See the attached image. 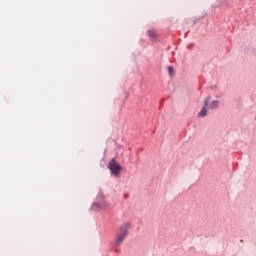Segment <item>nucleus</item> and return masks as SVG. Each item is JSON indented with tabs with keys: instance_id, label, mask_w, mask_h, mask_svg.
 <instances>
[{
	"instance_id": "nucleus-6",
	"label": "nucleus",
	"mask_w": 256,
	"mask_h": 256,
	"mask_svg": "<svg viewBox=\"0 0 256 256\" xmlns=\"http://www.w3.org/2000/svg\"><path fill=\"white\" fill-rule=\"evenodd\" d=\"M168 73L170 77H173L175 75V69L172 66H168Z\"/></svg>"
},
{
	"instance_id": "nucleus-3",
	"label": "nucleus",
	"mask_w": 256,
	"mask_h": 256,
	"mask_svg": "<svg viewBox=\"0 0 256 256\" xmlns=\"http://www.w3.org/2000/svg\"><path fill=\"white\" fill-rule=\"evenodd\" d=\"M108 169L111 171V175L114 177H119V175H121V165H119L115 159H111L109 161Z\"/></svg>"
},
{
	"instance_id": "nucleus-2",
	"label": "nucleus",
	"mask_w": 256,
	"mask_h": 256,
	"mask_svg": "<svg viewBox=\"0 0 256 256\" xmlns=\"http://www.w3.org/2000/svg\"><path fill=\"white\" fill-rule=\"evenodd\" d=\"M97 201L91 206L92 211H101L103 209H109V203L103 199V192L100 191L97 196Z\"/></svg>"
},
{
	"instance_id": "nucleus-7",
	"label": "nucleus",
	"mask_w": 256,
	"mask_h": 256,
	"mask_svg": "<svg viewBox=\"0 0 256 256\" xmlns=\"http://www.w3.org/2000/svg\"><path fill=\"white\" fill-rule=\"evenodd\" d=\"M148 35L151 37V39H155V32L153 30H148Z\"/></svg>"
},
{
	"instance_id": "nucleus-5",
	"label": "nucleus",
	"mask_w": 256,
	"mask_h": 256,
	"mask_svg": "<svg viewBox=\"0 0 256 256\" xmlns=\"http://www.w3.org/2000/svg\"><path fill=\"white\" fill-rule=\"evenodd\" d=\"M208 109H218L219 108V100H213L212 102H208Z\"/></svg>"
},
{
	"instance_id": "nucleus-4",
	"label": "nucleus",
	"mask_w": 256,
	"mask_h": 256,
	"mask_svg": "<svg viewBox=\"0 0 256 256\" xmlns=\"http://www.w3.org/2000/svg\"><path fill=\"white\" fill-rule=\"evenodd\" d=\"M211 101V97H206L204 100V106L203 108L200 110V112L197 114V117H199L200 119L203 117H207V106L209 105V102Z\"/></svg>"
},
{
	"instance_id": "nucleus-1",
	"label": "nucleus",
	"mask_w": 256,
	"mask_h": 256,
	"mask_svg": "<svg viewBox=\"0 0 256 256\" xmlns=\"http://www.w3.org/2000/svg\"><path fill=\"white\" fill-rule=\"evenodd\" d=\"M129 229H131L130 222H124L119 226L114 239L115 247H121L123 245V242L127 239V235H129Z\"/></svg>"
}]
</instances>
